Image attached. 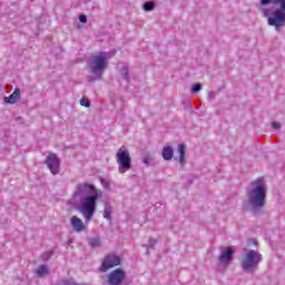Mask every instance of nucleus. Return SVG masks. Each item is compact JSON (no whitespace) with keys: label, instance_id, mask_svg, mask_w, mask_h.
Instances as JSON below:
<instances>
[{"label":"nucleus","instance_id":"c85d7f7f","mask_svg":"<svg viewBox=\"0 0 285 285\" xmlns=\"http://www.w3.org/2000/svg\"><path fill=\"white\" fill-rule=\"evenodd\" d=\"M88 81H89L90 83H92V81H95V78L89 77V78H88Z\"/></svg>","mask_w":285,"mask_h":285},{"label":"nucleus","instance_id":"393cba45","mask_svg":"<svg viewBox=\"0 0 285 285\" xmlns=\"http://www.w3.org/2000/svg\"><path fill=\"white\" fill-rule=\"evenodd\" d=\"M79 21H80V23H88V17L86 14H80Z\"/></svg>","mask_w":285,"mask_h":285},{"label":"nucleus","instance_id":"9d476101","mask_svg":"<svg viewBox=\"0 0 285 285\" xmlns=\"http://www.w3.org/2000/svg\"><path fill=\"white\" fill-rule=\"evenodd\" d=\"M45 164H47L52 175H59V168H61V161H59V157H57V154H49L45 160Z\"/></svg>","mask_w":285,"mask_h":285},{"label":"nucleus","instance_id":"0eeeda50","mask_svg":"<svg viewBox=\"0 0 285 285\" xmlns=\"http://www.w3.org/2000/svg\"><path fill=\"white\" fill-rule=\"evenodd\" d=\"M219 250L218 262L228 266L235 259V249L233 247L220 246Z\"/></svg>","mask_w":285,"mask_h":285},{"label":"nucleus","instance_id":"412c9836","mask_svg":"<svg viewBox=\"0 0 285 285\" xmlns=\"http://www.w3.org/2000/svg\"><path fill=\"white\" fill-rule=\"evenodd\" d=\"M151 161H155V158L153 157V155L147 154L142 157V164H146V166H150Z\"/></svg>","mask_w":285,"mask_h":285},{"label":"nucleus","instance_id":"bb28decb","mask_svg":"<svg viewBox=\"0 0 285 285\" xmlns=\"http://www.w3.org/2000/svg\"><path fill=\"white\" fill-rule=\"evenodd\" d=\"M156 244H157V239L149 238V248H155Z\"/></svg>","mask_w":285,"mask_h":285},{"label":"nucleus","instance_id":"5701e85b","mask_svg":"<svg viewBox=\"0 0 285 285\" xmlns=\"http://www.w3.org/2000/svg\"><path fill=\"white\" fill-rule=\"evenodd\" d=\"M202 88H204V86L202 83H195L191 86V92L193 94H197L202 91Z\"/></svg>","mask_w":285,"mask_h":285},{"label":"nucleus","instance_id":"6ab92c4d","mask_svg":"<svg viewBox=\"0 0 285 285\" xmlns=\"http://www.w3.org/2000/svg\"><path fill=\"white\" fill-rule=\"evenodd\" d=\"M120 75H121L122 79H125V81H130V72H129L128 67H122L120 69Z\"/></svg>","mask_w":285,"mask_h":285},{"label":"nucleus","instance_id":"1a4fd4ad","mask_svg":"<svg viewBox=\"0 0 285 285\" xmlns=\"http://www.w3.org/2000/svg\"><path fill=\"white\" fill-rule=\"evenodd\" d=\"M126 279V272L121 268L111 271L107 276V283L109 285H122Z\"/></svg>","mask_w":285,"mask_h":285},{"label":"nucleus","instance_id":"4468645a","mask_svg":"<svg viewBox=\"0 0 285 285\" xmlns=\"http://www.w3.org/2000/svg\"><path fill=\"white\" fill-rule=\"evenodd\" d=\"M178 164L184 168L186 166V145H178Z\"/></svg>","mask_w":285,"mask_h":285},{"label":"nucleus","instance_id":"ddd939ff","mask_svg":"<svg viewBox=\"0 0 285 285\" xmlns=\"http://www.w3.org/2000/svg\"><path fill=\"white\" fill-rule=\"evenodd\" d=\"M21 98V89L16 88L9 97H4V104H17Z\"/></svg>","mask_w":285,"mask_h":285},{"label":"nucleus","instance_id":"39448f33","mask_svg":"<svg viewBox=\"0 0 285 285\" xmlns=\"http://www.w3.org/2000/svg\"><path fill=\"white\" fill-rule=\"evenodd\" d=\"M263 257L259 252L250 249L246 253L240 262L242 269L244 273H255L257 266H259Z\"/></svg>","mask_w":285,"mask_h":285},{"label":"nucleus","instance_id":"f257e3e1","mask_svg":"<svg viewBox=\"0 0 285 285\" xmlns=\"http://www.w3.org/2000/svg\"><path fill=\"white\" fill-rule=\"evenodd\" d=\"M101 195L104 191L97 189L92 184L81 183L76 186L73 197H80L78 210L87 222H92L97 212V202L101 199Z\"/></svg>","mask_w":285,"mask_h":285},{"label":"nucleus","instance_id":"c756f323","mask_svg":"<svg viewBox=\"0 0 285 285\" xmlns=\"http://www.w3.org/2000/svg\"><path fill=\"white\" fill-rule=\"evenodd\" d=\"M16 121H23V118L22 117H17Z\"/></svg>","mask_w":285,"mask_h":285},{"label":"nucleus","instance_id":"f8f14e48","mask_svg":"<svg viewBox=\"0 0 285 285\" xmlns=\"http://www.w3.org/2000/svg\"><path fill=\"white\" fill-rule=\"evenodd\" d=\"M35 275L40 279H46V277L50 275V267H48V265H40L37 269H35Z\"/></svg>","mask_w":285,"mask_h":285},{"label":"nucleus","instance_id":"aec40b11","mask_svg":"<svg viewBox=\"0 0 285 285\" xmlns=\"http://www.w3.org/2000/svg\"><path fill=\"white\" fill-rule=\"evenodd\" d=\"M142 9L145 10V12H153V10H155V2L153 1H147L142 4Z\"/></svg>","mask_w":285,"mask_h":285},{"label":"nucleus","instance_id":"a211bd4d","mask_svg":"<svg viewBox=\"0 0 285 285\" xmlns=\"http://www.w3.org/2000/svg\"><path fill=\"white\" fill-rule=\"evenodd\" d=\"M88 244L92 248H101V239L99 238H88Z\"/></svg>","mask_w":285,"mask_h":285},{"label":"nucleus","instance_id":"4be33fe9","mask_svg":"<svg viewBox=\"0 0 285 285\" xmlns=\"http://www.w3.org/2000/svg\"><path fill=\"white\" fill-rule=\"evenodd\" d=\"M52 255H55V252H53V250L45 252V253L41 255V259H42L43 262H49V259L52 258Z\"/></svg>","mask_w":285,"mask_h":285},{"label":"nucleus","instance_id":"f3484780","mask_svg":"<svg viewBox=\"0 0 285 285\" xmlns=\"http://www.w3.org/2000/svg\"><path fill=\"white\" fill-rule=\"evenodd\" d=\"M57 285H88V283H77V282H73L72 279H59L57 282Z\"/></svg>","mask_w":285,"mask_h":285},{"label":"nucleus","instance_id":"9b49d317","mask_svg":"<svg viewBox=\"0 0 285 285\" xmlns=\"http://www.w3.org/2000/svg\"><path fill=\"white\" fill-rule=\"evenodd\" d=\"M70 224L72 229L76 233H83V230H86V225H83V220H81L79 217L77 216H72L70 219Z\"/></svg>","mask_w":285,"mask_h":285},{"label":"nucleus","instance_id":"6e6552de","mask_svg":"<svg viewBox=\"0 0 285 285\" xmlns=\"http://www.w3.org/2000/svg\"><path fill=\"white\" fill-rule=\"evenodd\" d=\"M120 264H121V257L117 255H107L102 261V264L100 266V272L108 273L110 268H115V266H119Z\"/></svg>","mask_w":285,"mask_h":285},{"label":"nucleus","instance_id":"20e7f679","mask_svg":"<svg viewBox=\"0 0 285 285\" xmlns=\"http://www.w3.org/2000/svg\"><path fill=\"white\" fill-rule=\"evenodd\" d=\"M89 72L96 77V79H101L106 68H108V57L107 53H99L91 56L88 61Z\"/></svg>","mask_w":285,"mask_h":285},{"label":"nucleus","instance_id":"b1692460","mask_svg":"<svg viewBox=\"0 0 285 285\" xmlns=\"http://www.w3.org/2000/svg\"><path fill=\"white\" fill-rule=\"evenodd\" d=\"M80 106H83L85 108H90V100H88V98L80 99Z\"/></svg>","mask_w":285,"mask_h":285},{"label":"nucleus","instance_id":"7c9ffc66","mask_svg":"<svg viewBox=\"0 0 285 285\" xmlns=\"http://www.w3.org/2000/svg\"><path fill=\"white\" fill-rule=\"evenodd\" d=\"M31 2H35V0H31Z\"/></svg>","mask_w":285,"mask_h":285},{"label":"nucleus","instance_id":"dca6fc26","mask_svg":"<svg viewBox=\"0 0 285 285\" xmlns=\"http://www.w3.org/2000/svg\"><path fill=\"white\" fill-rule=\"evenodd\" d=\"M112 205H110V203H105V209L102 213V217L105 219H108V222L112 220Z\"/></svg>","mask_w":285,"mask_h":285},{"label":"nucleus","instance_id":"cd10ccee","mask_svg":"<svg viewBox=\"0 0 285 285\" xmlns=\"http://www.w3.org/2000/svg\"><path fill=\"white\" fill-rule=\"evenodd\" d=\"M207 99H208L209 101H214V99H215V91H209V92H208V96H207Z\"/></svg>","mask_w":285,"mask_h":285},{"label":"nucleus","instance_id":"f03ea898","mask_svg":"<svg viewBox=\"0 0 285 285\" xmlns=\"http://www.w3.org/2000/svg\"><path fill=\"white\" fill-rule=\"evenodd\" d=\"M258 9L262 17L267 19V24L275 28L279 32L285 28V0H259Z\"/></svg>","mask_w":285,"mask_h":285},{"label":"nucleus","instance_id":"2eb2a0df","mask_svg":"<svg viewBox=\"0 0 285 285\" xmlns=\"http://www.w3.org/2000/svg\"><path fill=\"white\" fill-rule=\"evenodd\" d=\"M161 157L165 161H170L175 157V149L171 146H165L161 151Z\"/></svg>","mask_w":285,"mask_h":285},{"label":"nucleus","instance_id":"a878e982","mask_svg":"<svg viewBox=\"0 0 285 285\" xmlns=\"http://www.w3.org/2000/svg\"><path fill=\"white\" fill-rule=\"evenodd\" d=\"M272 128H274V130H279L282 128V124L277 122V121H274L272 124Z\"/></svg>","mask_w":285,"mask_h":285},{"label":"nucleus","instance_id":"423d86ee","mask_svg":"<svg viewBox=\"0 0 285 285\" xmlns=\"http://www.w3.org/2000/svg\"><path fill=\"white\" fill-rule=\"evenodd\" d=\"M116 161L118 164V173L124 175L132 168V158L130 157V151L126 149V146H122L118 149L116 154Z\"/></svg>","mask_w":285,"mask_h":285},{"label":"nucleus","instance_id":"7ed1b4c3","mask_svg":"<svg viewBox=\"0 0 285 285\" xmlns=\"http://www.w3.org/2000/svg\"><path fill=\"white\" fill-rule=\"evenodd\" d=\"M247 202L254 215L262 213L266 206V181L264 177H259L252 181L250 187L246 191Z\"/></svg>","mask_w":285,"mask_h":285}]
</instances>
